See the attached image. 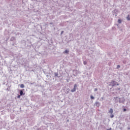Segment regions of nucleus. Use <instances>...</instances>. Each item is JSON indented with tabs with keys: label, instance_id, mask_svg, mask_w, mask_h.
<instances>
[{
	"label": "nucleus",
	"instance_id": "18",
	"mask_svg": "<svg viewBox=\"0 0 130 130\" xmlns=\"http://www.w3.org/2000/svg\"><path fill=\"white\" fill-rule=\"evenodd\" d=\"M63 32H64L63 30L61 31V34H60L61 35H62V34H63Z\"/></svg>",
	"mask_w": 130,
	"mask_h": 130
},
{
	"label": "nucleus",
	"instance_id": "17",
	"mask_svg": "<svg viewBox=\"0 0 130 130\" xmlns=\"http://www.w3.org/2000/svg\"><path fill=\"white\" fill-rule=\"evenodd\" d=\"M119 68H120V65H117V69H119Z\"/></svg>",
	"mask_w": 130,
	"mask_h": 130
},
{
	"label": "nucleus",
	"instance_id": "15",
	"mask_svg": "<svg viewBox=\"0 0 130 130\" xmlns=\"http://www.w3.org/2000/svg\"><path fill=\"white\" fill-rule=\"evenodd\" d=\"M73 72L74 73H76V74H78V73L77 70H74V71H73Z\"/></svg>",
	"mask_w": 130,
	"mask_h": 130
},
{
	"label": "nucleus",
	"instance_id": "4",
	"mask_svg": "<svg viewBox=\"0 0 130 130\" xmlns=\"http://www.w3.org/2000/svg\"><path fill=\"white\" fill-rule=\"evenodd\" d=\"M78 87V85L77 84H75L74 86V88L71 90V92L73 93V92H76V88Z\"/></svg>",
	"mask_w": 130,
	"mask_h": 130
},
{
	"label": "nucleus",
	"instance_id": "11",
	"mask_svg": "<svg viewBox=\"0 0 130 130\" xmlns=\"http://www.w3.org/2000/svg\"><path fill=\"white\" fill-rule=\"evenodd\" d=\"M20 88H25V85H24V84H21L20 85Z\"/></svg>",
	"mask_w": 130,
	"mask_h": 130
},
{
	"label": "nucleus",
	"instance_id": "7",
	"mask_svg": "<svg viewBox=\"0 0 130 130\" xmlns=\"http://www.w3.org/2000/svg\"><path fill=\"white\" fill-rule=\"evenodd\" d=\"M19 93H20V96H23V95H25V93H24V92L22 90H21L20 91Z\"/></svg>",
	"mask_w": 130,
	"mask_h": 130
},
{
	"label": "nucleus",
	"instance_id": "5",
	"mask_svg": "<svg viewBox=\"0 0 130 130\" xmlns=\"http://www.w3.org/2000/svg\"><path fill=\"white\" fill-rule=\"evenodd\" d=\"M54 77L55 78H59V77L58 76V73L55 72L54 73Z\"/></svg>",
	"mask_w": 130,
	"mask_h": 130
},
{
	"label": "nucleus",
	"instance_id": "25",
	"mask_svg": "<svg viewBox=\"0 0 130 130\" xmlns=\"http://www.w3.org/2000/svg\"><path fill=\"white\" fill-rule=\"evenodd\" d=\"M107 130H111V128H110L109 129H108Z\"/></svg>",
	"mask_w": 130,
	"mask_h": 130
},
{
	"label": "nucleus",
	"instance_id": "13",
	"mask_svg": "<svg viewBox=\"0 0 130 130\" xmlns=\"http://www.w3.org/2000/svg\"><path fill=\"white\" fill-rule=\"evenodd\" d=\"M127 20H128V21H130L129 15H128V16L127 17Z\"/></svg>",
	"mask_w": 130,
	"mask_h": 130
},
{
	"label": "nucleus",
	"instance_id": "21",
	"mask_svg": "<svg viewBox=\"0 0 130 130\" xmlns=\"http://www.w3.org/2000/svg\"><path fill=\"white\" fill-rule=\"evenodd\" d=\"M50 25H52V26H53V22H50Z\"/></svg>",
	"mask_w": 130,
	"mask_h": 130
},
{
	"label": "nucleus",
	"instance_id": "16",
	"mask_svg": "<svg viewBox=\"0 0 130 130\" xmlns=\"http://www.w3.org/2000/svg\"><path fill=\"white\" fill-rule=\"evenodd\" d=\"M83 63H84V64H85V65L87 64V61H84L83 62Z\"/></svg>",
	"mask_w": 130,
	"mask_h": 130
},
{
	"label": "nucleus",
	"instance_id": "12",
	"mask_svg": "<svg viewBox=\"0 0 130 130\" xmlns=\"http://www.w3.org/2000/svg\"><path fill=\"white\" fill-rule=\"evenodd\" d=\"M118 23H119V24H121V19H118Z\"/></svg>",
	"mask_w": 130,
	"mask_h": 130
},
{
	"label": "nucleus",
	"instance_id": "9",
	"mask_svg": "<svg viewBox=\"0 0 130 130\" xmlns=\"http://www.w3.org/2000/svg\"><path fill=\"white\" fill-rule=\"evenodd\" d=\"M16 40V38H15V37H11V38L10 39V41H14Z\"/></svg>",
	"mask_w": 130,
	"mask_h": 130
},
{
	"label": "nucleus",
	"instance_id": "20",
	"mask_svg": "<svg viewBox=\"0 0 130 130\" xmlns=\"http://www.w3.org/2000/svg\"><path fill=\"white\" fill-rule=\"evenodd\" d=\"M98 89L97 88H94V92H96V91H98Z\"/></svg>",
	"mask_w": 130,
	"mask_h": 130
},
{
	"label": "nucleus",
	"instance_id": "28",
	"mask_svg": "<svg viewBox=\"0 0 130 130\" xmlns=\"http://www.w3.org/2000/svg\"><path fill=\"white\" fill-rule=\"evenodd\" d=\"M127 128H128V129H130V127H128Z\"/></svg>",
	"mask_w": 130,
	"mask_h": 130
},
{
	"label": "nucleus",
	"instance_id": "22",
	"mask_svg": "<svg viewBox=\"0 0 130 130\" xmlns=\"http://www.w3.org/2000/svg\"><path fill=\"white\" fill-rule=\"evenodd\" d=\"M123 111H124V112L126 111V109H123Z\"/></svg>",
	"mask_w": 130,
	"mask_h": 130
},
{
	"label": "nucleus",
	"instance_id": "24",
	"mask_svg": "<svg viewBox=\"0 0 130 130\" xmlns=\"http://www.w3.org/2000/svg\"><path fill=\"white\" fill-rule=\"evenodd\" d=\"M117 98H118V97L114 98L115 99H117Z\"/></svg>",
	"mask_w": 130,
	"mask_h": 130
},
{
	"label": "nucleus",
	"instance_id": "27",
	"mask_svg": "<svg viewBox=\"0 0 130 130\" xmlns=\"http://www.w3.org/2000/svg\"><path fill=\"white\" fill-rule=\"evenodd\" d=\"M118 90H120V88H118Z\"/></svg>",
	"mask_w": 130,
	"mask_h": 130
},
{
	"label": "nucleus",
	"instance_id": "14",
	"mask_svg": "<svg viewBox=\"0 0 130 130\" xmlns=\"http://www.w3.org/2000/svg\"><path fill=\"white\" fill-rule=\"evenodd\" d=\"M90 99L94 100V99H95V98L94 96H93V95H91L90 96Z\"/></svg>",
	"mask_w": 130,
	"mask_h": 130
},
{
	"label": "nucleus",
	"instance_id": "6",
	"mask_svg": "<svg viewBox=\"0 0 130 130\" xmlns=\"http://www.w3.org/2000/svg\"><path fill=\"white\" fill-rule=\"evenodd\" d=\"M116 13H117V9H115L114 11H113V15H115V16H117V15H116Z\"/></svg>",
	"mask_w": 130,
	"mask_h": 130
},
{
	"label": "nucleus",
	"instance_id": "8",
	"mask_svg": "<svg viewBox=\"0 0 130 130\" xmlns=\"http://www.w3.org/2000/svg\"><path fill=\"white\" fill-rule=\"evenodd\" d=\"M94 105H95V106H97V107H99V106L100 105V103L96 102L95 103Z\"/></svg>",
	"mask_w": 130,
	"mask_h": 130
},
{
	"label": "nucleus",
	"instance_id": "2",
	"mask_svg": "<svg viewBox=\"0 0 130 130\" xmlns=\"http://www.w3.org/2000/svg\"><path fill=\"white\" fill-rule=\"evenodd\" d=\"M109 113L111 114L110 115L111 118H113V117H114V115H113V109L112 108L110 109Z\"/></svg>",
	"mask_w": 130,
	"mask_h": 130
},
{
	"label": "nucleus",
	"instance_id": "19",
	"mask_svg": "<svg viewBox=\"0 0 130 130\" xmlns=\"http://www.w3.org/2000/svg\"><path fill=\"white\" fill-rule=\"evenodd\" d=\"M17 98H21V94L18 95Z\"/></svg>",
	"mask_w": 130,
	"mask_h": 130
},
{
	"label": "nucleus",
	"instance_id": "23",
	"mask_svg": "<svg viewBox=\"0 0 130 130\" xmlns=\"http://www.w3.org/2000/svg\"><path fill=\"white\" fill-rule=\"evenodd\" d=\"M116 85H117V86H119V84H118V83H116Z\"/></svg>",
	"mask_w": 130,
	"mask_h": 130
},
{
	"label": "nucleus",
	"instance_id": "10",
	"mask_svg": "<svg viewBox=\"0 0 130 130\" xmlns=\"http://www.w3.org/2000/svg\"><path fill=\"white\" fill-rule=\"evenodd\" d=\"M69 52H70V51H69V50H66L65 51L63 52V53H66V54H69Z\"/></svg>",
	"mask_w": 130,
	"mask_h": 130
},
{
	"label": "nucleus",
	"instance_id": "26",
	"mask_svg": "<svg viewBox=\"0 0 130 130\" xmlns=\"http://www.w3.org/2000/svg\"><path fill=\"white\" fill-rule=\"evenodd\" d=\"M104 99V98H102V100H103Z\"/></svg>",
	"mask_w": 130,
	"mask_h": 130
},
{
	"label": "nucleus",
	"instance_id": "1",
	"mask_svg": "<svg viewBox=\"0 0 130 130\" xmlns=\"http://www.w3.org/2000/svg\"><path fill=\"white\" fill-rule=\"evenodd\" d=\"M116 83H117L116 81L112 80L109 83V86H111V87H114V86L116 85Z\"/></svg>",
	"mask_w": 130,
	"mask_h": 130
},
{
	"label": "nucleus",
	"instance_id": "3",
	"mask_svg": "<svg viewBox=\"0 0 130 130\" xmlns=\"http://www.w3.org/2000/svg\"><path fill=\"white\" fill-rule=\"evenodd\" d=\"M125 101V99L124 98H119V103H124V102Z\"/></svg>",
	"mask_w": 130,
	"mask_h": 130
}]
</instances>
